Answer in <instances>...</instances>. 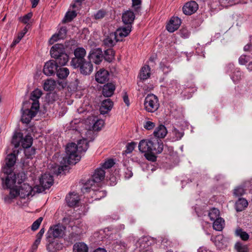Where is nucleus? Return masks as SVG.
<instances>
[{
  "label": "nucleus",
  "instance_id": "1",
  "mask_svg": "<svg viewBox=\"0 0 252 252\" xmlns=\"http://www.w3.org/2000/svg\"><path fill=\"white\" fill-rule=\"evenodd\" d=\"M139 151L145 154L147 159L155 161L157 159L156 154L161 153L163 150V142L158 139H143L138 145Z\"/></svg>",
  "mask_w": 252,
  "mask_h": 252
},
{
  "label": "nucleus",
  "instance_id": "2",
  "mask_svg": "<svg viewBox=\"0 0 252 252\" xmlns=\"http://www.w3.org/2000/svg\"><path fill=\"white\" fill-rule=\"evenodd\" d=\"M81 156L76 145L71 143L67 145L65 148V155L61 161L62 166L59 167V170H64L66 169L68 164H75L80 160Z\"/></svg>",
  "mask_w": 252,
  "mask_h": 252
},
{
  "label": "nucleus",
  "instance_id": "3",
  "mask_svg": "<svg viewBox=\"0 0 252 252\" xmlns=\"http://www.w3.org/2000/svg\"><path fill=\"white\" fill-rule=\"evenodd\" d=\"M32 188L29 184L22 183L18 187L10 189L9 195L11 198L19 196L21 198L32 196Z\"/></svg>",
  "mask_w": 252,
  "mask_h": 252
},
{
  "label": "nucleus",
  "instance_id": "4",
  "mask_svg": "<svg viewBox=\"0 0 252 252\" xmlns=\"http://www.w3.org/2000/svg\"><path fill=\"white\" fill-rule=\"evenodd\" d=\"M105 172L102 168H98L95 170L91 178L85 183L84 189L87 191L88 188L97 187L105 178Z\"/></svg>",
  "mask_w": 252,
  "mask_h": 252
},
{
  "label": "nucleus",
  "instance_id": "5",
  "mask_svg": "<svg viewBox=\"0 0 252 252\" xmlns=\"http://www.w3.org/2000/svg\"><path fill=\"white\" fill-rule=\"evenodd\" d=\"M159 104L158 97L154 94H149L147 95L144 101V108L148 112L153 113L156 111Z\"/></svg>",
  "mask_w": 252,
  "mask_h": 252
},
{
  "label": "nucleus",
  "instance_id": "6",
  "mask_svg": "<svg viewBox=\"0 0 252 252\" xmlns=\"http://www.w3.org/2000/svg\"><path fill=\"white\" fill-rule=\"evenodd\" d=\"M86 50L83 48H77L74 50L75 57L73 58L71 62L70 65L74 68L79 67L80 63H82L85 60Z\"/></svg>",
  "mask_w": 252,
  "mask_h": 252
},
{
  "label": "nucleus",
  "instance_id": "7",
  "mask_svg": "<svg viewBox=\"0 0 252 252\" xmlns=\"http://www.w3.org/2000/svg\"><path fill=\"white\" fill-rule=\"evenodd\" d=\"M65 227L61 224H57L50 227L48 231L47 238H57L62 237L64 234Z\"/></svg>",
  "mask_w": 252,
  "mask_h": 252
},
{
  "label": "nucleus",
  "instance_id": "8",
  "mask_svg": "<svg viewBox=\"0 0 252 252\" xmlns=\"http://www.w3.org/2000/svg\"><path fill=\"white\" fill-rule=\"evenodd\" d=\"M16 161V156L15 154H10L7 156L5 159V164L2 168L4 173H9L12 171V167Z\"/></svg>",
  "mask_w": 252,
  "mask_h": 252
},
{
  "label": "nucleus",
  "instance_id": "9",
  "mask_svg": "<svg viewBox=\"0 0 252 252\" xmlns=\"http://www.w3.org/2000/svg\"><path fill=\"white\" fill-rule=\"evenodd\" d=\"M90 62H94L95 64H99L102 61L103 55L101 49L97 48L92 50L89 55Z\"/></svg>",
  "mask_w": 252,
  "mask_h": 252
},
{
  "label": "nucleus",
  "instance_id": "10",
  "mask_svg": "<svg viewBox=\"0 0 252 252\" xmlns=\"http://www.w3.org/2000/svg\"><path fill=\"white\" fill-rule=\"evenodd\" d=\"M43 93L41 90L37 88L33 90L31 94L30 99L33 102L32 106V109H39V99L40 98Z\"/></svg>",
  "mask_w": 252,
  "mask_h": 252
},
{
  "label": "nucleus",
  "instance_id": "11",
  "mask_svg": "<svg viewBox=\"0 0 252 252\" xmlns=\"http://www.w3.org/2000/svg\"><path fill=\"white\" fill-rule=\"evenodd\" d=\"M39 109H32V106H31V108L30 110H25L24 111L22 115V121L24 123H29L31 121L32 118L34 117L36 115Z\"/></svg>",
  "mask_w": 252,
  "mask_h": 252
},
{
  "label": "nucleus",
  "instance_id": "12",
  "mask_svg": "<svg viewBox=\"0 0 252 252\" xmlns=\"http://www.w3.org/2000/svg\"><path fill=\"white\" fill-rule=\"evenodd\" d=\"M57 63L54 60L47 62L44 66L43 72L47 76L54 74L57 68Z\"/></svg>",
  "mask_w": 252,
  "mask_h": 252
},
{
  "label": "nucleus",
  "instance_id": "13",
  "mask_svg": "<svg viewBox=\"0 0 252 252\" xmlns=\"http://www.w3.org/2000/svg\"><path fill=\"white\" fill-rule=\"evenodd\" d=\"M198 8V5L195 1L187 2L183 7V11L186 15H191Z\"/></svg>",
  "mask_w": 252,
  "mask_h": 252
},
{
  "label": "nucleus",
  "instance_id": "14",
  "mask_svg": "<svg viewBox=\"0 0 252 252\" xmlns=\"http://www.w3.org/2000/svg\"><path fill=\"white\" fill-rule=\"evenodd\" d=\"M64 53V46L61 44H55L52 46L50 50L51 57L54 59L58 58Z\"/></svg>",
  "mask_w": 252,
  "mask_h": 252
},
{
  "label": "nucleus",
  "instance_id": "15",
  "mask_svg": "<svg viewBox=\"0 0 252 252\" xmlns=\"http://www.w3.org/2000/svg\"><path fill=\"white\" fill-rule=\"evenodd\" d=\"M181 24V21L179 18L173 17L167 25L166 29L168 32H173L179 28Z\"/></svg>",
  "mask_w": 252,
  "mask_h": 252
},
{
  "label": "nucleus",
  "instance_id": "16",
  "mask_svg": "<svg viewBox=\"0 0 252 252\" xmlns=\"http://www.w3.org/2000/svg\"><path fill=\"white\" fill-rule=\"evenodd\" d=\"M7 175L5 178L4 182L3 180V183H4L8 188H10L11 187L13 186L15 183H16V178L17 175L12 171H11L9 173H4ZM17 176L19 177V174L17 175Z\"/></svg>",
  "mask_w": 252,
  "mask_h": 252
},
{
  "label": "nucleus",
  "instance_id": "17",
  "mask_svg": "<svg viewBox=\"0 0 252 252\" xmlns=\"http://www.w3.org/2000/svg\"><path fill=\"white\" fill-rule=\"evenodd\" d=\"M53 177L49 174H44L40 178V185L47 189L53 185Z\"/></svg>",
  "mask_w": 252,
  "mask_h": 252
},
{
  "label": "nucleus",
  "instance_id": "18",
  "mask_svg": "<svg viewBox=\"0 0 252 252\" xmlns=\"http://www.w3.org/2000/svg\"><path fill=\"white\" fill-rule=\"evenodd\" d=\"M113 102L110 99L107 98L104 100L99 108L100 113L101 114H105L109 112L112 108Z\"/></svg>",
  "mask_w": 252,
  "mask_h": 252
},
{
  "label": "nucleus",
  "instance_id": "19",
  "mask_svg": "<svg viewBox=\"0 0 252 252\" xmlns=\"http://www.w3.org/2000/svg\"><path fill=\"white\" fill-rule=\"evenodd\" d=\"M63 248V244L57 240L50 242L46 245V250L48 252H57Z\"/></svg>",
  "mask_w": 252,
  "mask_h": 252
},
{
  "label": "nucleus",
  "instance_id": "20",
  "mask_svg": "<svg viewBox=\"0 0 252 252\" xmlns=\"http://www.w3.org/2000/svg\"><path fill=\"white\" fill-rule=\"evenodd\" d=\"M80 72L84 75H89L93 71V66L90 62L85 60L79 66Z\"/></svg>",
  "mask_w": 252,
  "mask_h": 252
},
{
  "label": "nucleus",
  "instance_id": "21",
  "mask_svg": "<svg viewBox=\"0 0 252 252\" xmlns=\"http://www.w3.org/2000/svg\"><path fill=\"white\" fill-rule=\"evenodd\" d=\"M115 90V85L113 83H107L105 84L102 88V93L105 97L111 96Z\"/></svg>",
  "mask_w": 252,
  "mask_h": 252
},
{
  "label": "nucleus",
  "instance_id": "22",
  "mask_svg": "<svg viewBox=\"0 0 252 252\" xmlns=\"http://www.w3.org/2000/svg\"><path fill=\"white\" fill-rule=\"evenodd\" d=\"M120 40L121 39L117 36L115 32H112L104 40V43L108 46L111 47Z\"/></svg>",
  "mask_w": 252,
  "mask_h": 252
},
{
  "label": "nucleus",
  "instance_id": "23",
  "mask_svg": "<svg viewBox=\"0 0 252 252\" xmlns=\"http://www.w3.org/2000/svg\"><path fill=\"white\" fill-rule=\"evenodd\" d=\"M80 198L77 193H70L66 197V201L67 205L70 207H74L79 202Z\"/></svg>",
  "mask_w": 252,
  "mask_h": 252
},
{
  "label": "nucleus",
  "instance_id": "24",
  "mask_svg": "<svg viewBox=\"0 0 252 252\" xmlns=\"http://www.w3.org/2000/svg\"><path fill=\"white\" fill-rule=\"evenodd\" d=\"M167 133V129L165 126L162 125H159L157 127L154 132V135L159 138H164Z\"/></svg>",
  "mask_w": 252,
  "mask_h": 252
},
{
  "label": "nucleus",
  "instance_id": "25",
  "mask_svg": "<svg viewBox=\"0 0 252 252\" xmlns=\"http://www.w3.org/2000/svg\"><path fill=\"white\" fill-rule=\"evenodd\" d=\"M131 31V26L128 25L126 27L120 28L118 29L115 33L118 37L123 38L127 36Z\"/></svg>",
  "mask_w": 252,
  "mask_h": 252
},
{
  "label": "nucleus",
  "instance_id": "26",
  "mask_svg": "<svg viewBox=\"0 0 252 252\" xmlns=\"http://www.w3.org/2000/svg\"><path fill=\"white\" fill-rule=\"evenodd\" d=\"M151 68L149 65H145L143 66L139 74V79H148L151 75Z\"/></svg>",
  "mask_w": 252,
  "mask_h": 252
},
{
  "label": "nucleus",
  "instance_id": "27",
  "mask_svg": "<svg viewBox=\"0 0 252 252\" xmlns=\"http://www.w3.org/2000/svg\"><path fill=\"white\" fill-rule=\"evenodd\" d=\"M135 15L131 11H126L122 16L123 21L125 24H130L133 21Z\"/></svg>",
  "mask_w": 252,
  "mask_h": 252
},
{
  "label": "nucleus",
  "instance_id": "28",
  "mask_svg": "<svg viewBox=\"0 0 252 252\" xmlns=\"http://www.w3.org/2000/svg\"><path fill=\"white\" fill-rule=\"evenodd\" d=\"M73 252H88V247L87 245L83 242H77L74 244L73 246Z\"/></svg>",
  "mask_w": 252,
  "mask_h": 252
},
{
  "label": "nucleus",
  "instance_id": "29",
  "mask_svg": "<svg viewBox=\"0 0 252 252\" xmlns=\"http://www.w3.org/2000/svg\"><path fill=\"white\" fill-rule=\"evenodd\" d=\"M248 205L247 200L244 198H240L235 203V208L237 212H241L244 210Z\"/></svg>",
  "mask_w": 252,
  "mask_h": 252
},
{
  "label": "nucleus",
  "instance_id": "30",
  "mask_svg": "<svg viewBox=\"0 0 252 252\" xmlns=\"http://www.w3.org/2000/svg\"><path fill=\"white\" fill-rule=\"evenodd\" d=\"M76 147L80 153L85 152L89 147L88 142L86 139H81L78 142Z\"/></svg>",
  "mask_w": 252,
  "mask_h": 252
},
{
  "label": "nucleus",
  "instance_id": "31",
  "mask_svg": "<svg viewBox=\"0 0 252 252\" xmlns=\"http://www.w3.org/2000/svg\"><path fill=\"white\" fill-rule=\"evenodd\" d=\"M57 86V82L55 80H46L43 84L45 91H51L54 90Z\"/></svg>",
  "mask_w": 252,
  "mask_h": 252
},
{
  "label": "nucleus",
  "instance_id": "32",
  "mask_svg": "<svg viewBox=\"0 0 252 252\" xmlns=\"http://www.w3.org/2000/svg\"><path fill=\"white\" fill-rule=\"evenodd\" d=\"M69 73V70L66 67H61L57 70V75L59 79L66 78Z\"/></svg>",
  "mask_w": 252,
  "mask_h": 252
},
{
  "label": "nucleus",
  "instance_id": "33",
  "mask_svg": "<svg viewBox=\"0 0 252 252\" xmlns=\"http://www.w3.org/2000/svg\"><path fill=\"white\" fill-rule=\"evenodd\" d=\"M107 77H112L113 76L107 70L101 68L96 73L95 79H106Z\"/></svg>",
  "mask_w": 252,
  "mask_h": 252
},
{
  "label": "nucleus",
  "instance_id": "34",
  "mask_svg": "<svg viewBox=\"0 0 252 252\" xmlns=\"http://www.w3.org/2000/svg\"><path fill=\"white\" fill-rule=\"evenodd\" d=\"M23 134L21 132H17L14 134L12 140V143L15 148L19 146L20 142L22 143Z\"/></svg>",
  "mask_w": 252,
  "mask_h": 252
},
{
  "label": "nucleus",
  "instance_id": "35",
  "mask_svg": "<svg viewBox=\"0 0 252 252\" xmlns=\"http://www.w3.org/2000/svg\"><path fill=\"white\" fill-rule=\"evenodd\" d=\"M55 59L56 60L55 62L57 63V65L58 64L61 65H64L68 62L69 58L68 56L64 53Z\"/></svg>",
  "mask_w": 252,
  "mask_h": 252
},
{
  "label": "nucleus",
  "instance_id": "36",
  "mask_svg": "<svg viewBox=\"0 0 252 252\" xmlns=\"http://www.w3.org/2000/svg\"><path fill=\"white\" fill-rule=\"evenodd\" d=\"M32 143V138L30 135H27L22 138L21 145L23 148L26 149L31 147Z\"/></svg>",
  "mask_w": 252,
  "mask_h": 252
},
{
  "label": "nucleus",
  "instance_id": "37",
  "mask_svg": "<svg viewBox=\"0 0 252 252\" xmlns=\"http://www.w3.org/2000/svg\"><path fill=\"white\" fill-rule=\"evenodd\" d=\"M224 221L222 218L216 220L213 223V228L217 231H221L223 228Z\"/></svg>",
  "mask_w": 252,
  "mask_h": 252
},
{
  "label": "nucleus",
  "instance_id": "38",
  "mask_svg": "<svg viewBox=\"0 0 252 252\" xmlns=\"http://www.w3.org/2000/svg\"><path fill=\"white\" fill-rule=\"evenodd\" d=\"M235 234L239 236L243 241H247L249 238V234L241 228H238L235 231Z\"/></svg>",
  "mask_w": 252,
  "mask_h": 252
},
{
  "label": "nucleus",
  "instance_id": "39",
  "mask_svg": "<svg viewBox=\"0 0 252 252\" xmlns=\"http://www.w3.org/2000/svg\"><path fill=\"white\" fill-rule=\"evenodd\" d=\"M95 187H93V188H88V189H91L89 191H93L95 192V194L96 195L95 199H99L106 195V192L105 191L102 190H97L95 189Z\"/></svg>",
  "mask_w": 252,
  "mask_h": 252
},
{
  "label": "nucleus",
  "instance_id": "40",
  "mask_svg": "<svg viewBox=\"0 0 252 252\" xmlns=\"http://www.w3.org/2000/svg\"><path fill=\"white\" fill-rule=\"evenodd\" d=\"M208 216L211 220H215L220 218V211L216 208L212 209L209 213Z\"/></svg>",
  "mask_w": 252,
  "mask_h": 252
},
{
  "label": "nucleus",
  "instance_id": "41",
  "mask_svg": "<svg viewBox=\"0 0 252 252\" xmlns=\"http://www.w3.org/2000/svg\"><path fill=\"white\" fill-rule=\"evenodd\" d=\"M115 52L112 49H108L105 51L104 56V59L109 62H111L114 57Z\"/></svg>",
  "mask_w": 252,
  "mask_h": 252
},
{
  "label": "nucleus",
  "instance_id": "42",
  "mask_svg": "<svg viewBox=\"0 0 252 252\" xmlns=\"http://www.w3.org/2000/svg\"><path fill=\"white\" fill-rule=\"evenodd\" d=\"M76 16V13L74 11L67 12L64 18L63 19V22H68L71 21Z\"/></svg>",
  "mask_w": 252,
  "mask_h": 252
},
{
  "label": "nucleus",
  "instance_id": "43",
  "mask_svg": "<svg viewBox=\"0 0 252 252\" xmlns=\"http://www.w3.org/2000/svg\"><path fill=\"white\" fill-rule=\"evenodd\" d=\"M172 133L174 135L173 138L175 140L181 139L184 134V132L183 130H179L176 128H173Z\"/></svg>",
  "mask_w": 252,
  "mask_h": 252
},
{
  "label": "nucleus",
  "instance_id": "44",
  "mask_svg": "<svg viewBox=\"0 0 252 252\" xmlns=\"http://www.w3.org/2000/svg\"><path fill=\"white\" fill-rule=\"evenodd\" d=\"M222 241L223 238L221 235H219L215 237L213 240L216 246L220 249L222 248L223 246Z\"/></svg>",
  "mask_w": 252,
  "mask_h": 252
},
{
  "label": "nucleus",
  "instance_id": "45",
  "mask_svg": "<svg viewBox=\"0 0 252 252\" xmlns=\"http://www.w3.org/2000/svg\"><path fill=\"white\" fill-rule=\"evenodd\" d=\"M235 248L238 252H248L249 249L246 245H243L240 243L235 244Z\"/></svg>",
  "mask_w": 252,
  "mask_h": 252
},
{
  "label": "nucleus",
  "instance_id": "46",
  "mask_svg": "<svg viewBox=\"0 0 252 252\" xmlns=\"http://www.w3.org/2000/svg\"><path fill=\"white\" fill-rule=\"evenodd\" d=\"M104 122L102 120H97L93 126V128L94 130H100L104 126Z\"/></svg>",
  "mask_w": 252,
  "mask_h": 252
},
{
  "label": "nucleus",
  "instance_id": "47",
  "mask_svg": "<svg viewBox=\"0 0 252 252\" xmlns=\"http://www.w3.org/2000/svg\"><path fill=\"white\" fill-rule=\"evenodd\" d=\"M25 154L28 158H32L35 154V149L33 148H28L25 150Z\"/></svg>",
  "mask_w": 252,
  "mask_h": 252
},
{
  "label": "nucleus",
  "instance_id": "48",
  "mask_svg": "<svg viewBox=\"0 0 252 252\" xmlns=\"http://www.w3.org/2000/svg\"><path fill=\"white\" fill-rule=\"evenodd\" d=\"M42 220H43V218L39 217L35 221H34L31 226L32 230V231L36 230L39 228Z\"/></svg>",
  "mask_w": 252,
  "mask_h": 252
},
{
  "label": "nucleus",
  "instance_id": "49",
  "mask_svg": "<svg viewBox=\"0 0 252 252\" xmlns=\"http://www.w3.org/2000/svg\"><path fill=\"white\" fill-rule=\"evenodd\" d=\"M245 193V190L242 187H238L234 190V195L237 196L243 195Z\"/></svg>",
  "mask_w": 252,
  "mask_h": 252
},
{
  "label": "nucleus",
  "instance_id": "50",
  "mask_svg": "<svg viewBox=\"0 0 252 252\" xmlns=\"http://www.w3.org/2000/svg\"><path fill=\"white\" fill-rule=\"evenodd\" d=\"M114 164V162L113 159H110L106 160L104 163L102 165V168L104 169H109L112 167Z\"/></svg>",
  "mask_w": 252,
  "mask_h": 252
},
{
  "label": "nucleus",
  "instance_id": "51",
  "mask_svg": "<svg viewBox=\"0 0 252 252\" xmlns=\"http://www.w3.org/2000/svg\"><path fill=\"white\" fill-rule=\"evenodd\" d=\"M66 29L65 27L61 28L57 33V34L59 36V38L61 39L64 38L66 37Z\"/></svg>",
  "mask_w": 252,
  "mask_h": 252
},
{
  "label": "nucleus",
  "instance_id": "52",
  "mask_svg": "<svg viewBox=\"0 0 252 252\" xmlns=\"http://www.w3.org/2000/svg\"><path fill=\"white\" fill-rule=\"evenodd\" d=\"M136 145V143L135 142H131L127 144L126 149L125 151V152L127 154H129L131 153L134 150Z\"/></svg>",
  "mask_w": 252,
  "mask_h": 252
},
{
  "label": "nucleus",
  "instance_id": "53",
  "mask_svg": "<svg viewBox=\"0 0 252 252\" xmlns=\"http://www.w3.org/2000/svg\"><path fill=\"white\" fill-rule=\"evenodd\" d=\"M46 189L44 188L42 186H36L32 188V194L34 195L35 193H41L44 191Z\"/></svg>",
  "mask_w": 252,
  "mask_h": 252
},
{
  "label": "nucleus",
  "instance_id": "54",
  "mask_svg": "<svg viewBox=\"0 0 252 252\" xmlns=\"http://www.w3.org/2000/svg\"><path fill=\"white\" fill-rule=\"evenodd\" d=\"M106 15L105 11L100 10L97 11L94 15V17L95 19L99 20L103 18Z\"/></svg>",
  "mask_w": 252,
  "mask_h": 252
},
{
  "label": "nucleus",
  "instance_id": "55",
  "mask_svg": "<svg viewBox=\"0 0 252 252\" xmlns=\"http://www.w3.org/2000/svg\"><path fill=\"white\" fill-rule=\"evenodd\" d=\"M32 13H29L22 18L21 21L23 23L27 24L32 17Z\"/></svg>",
  "mask_w": 252,
  "mask_h": 252
},
{
  "label": "nucleus",
  "instance_id": "56",
  "mask_svg": "<svg viewBox=\"0 0 252 252\" xmlns=\"http://www.w3.org/2000/svg\"><path fill=\"white\" fill-rule=\"evenodd\" d=\"M59 39H61V38H59V36L58 35L57 33H56L53 35L50 38L49 42L50 44H53Z\"/></svg>",
  "mask_w": 252,
  "mask_h": 252
},
{
  "label": "nucleus",
  "instance_id": "57",
  "mask_svg": "<svg viewBox=\"0 0 252 252\" xmlns=\"http://www.w3.org/2000/svg\"><path fill=\"white\" fill-rule=\"evenodd\" d=\"M249 61V58L246 56H241L239 59V63L241 65L245 64Z\"/></svg>",
  "mask_w": 252,
  "mask_h": 252
},
{
  "label": "nucleus",
  "instance_id": "58",
  "mask_svg": "<svg viewBox=\"0 0 252 252\" xmlns=\"http://www.w3.org/2000/svg\"><path fill=\"white\" fill-rule=\"evenodd\" d=\"M155 126V124L151 121L146 122L144 125V127L148 130L153 129Z\"/></svg>",
  "mask_w": 252,
  "mask_h": 252
},
{
  "label": "nucleus",
  "instance_id": "59",
  "mask_svg": "<svg viewBox=\"0 0 252 252\" xmlns=\"http://www.w3.org/2000/svg\"><path fill=\"white\" fill-rule=\"evenodd\" d=\"M40 243L38 241H35L31 247V252H35Z\"/></svg>",
  "mask_w": 252,
  "mask_h": 252
},
{
  "label": "nucleus",
  "instance_id": "60",
  "mask_svg": "<svg viewBox=\"0 0 252 252\" xmlns=\"http://www.w3.org/2000/svg\"><path fill=\"white\" fill-rule=\"evenodd\" d=\"M123 100H124V102L126 103V106H129L130 103H129V99H128V95L127 94L126 92H124L123 93Z\"/></svg>",
  "mask_w": 252,
  "mask_h": 252
},
{
  "label": "nucleus",
  "instance_id": "61",
  "mask_svg": "<svg viewBox=\"0 0 252 252\" xmlns=\"http://www.w3.org/2000/svg\"><path fill=\"white\" fill-rule=\"evenodd\" d=\"M141 2V0H132V6L135 9H137L139 7Z\"/></svg>",
  "mask_w": 252,
  "mask_h": 252
},
{
  "label": "nucleus",
  "instance_id": "62",
  "mask_svg": "<svg viewBox=\"0 0 252 252\" xmlns=\"http://www.w3.org/2000/svg\"><path fill=\"white\" fill-rule=\"evenodd\" d=\"M28 31L27 27H25L24 29L18 34V36L20 39H22L24 35L27 33Z\"/></svg>",
  "mask_w": 252,
  "mask_h": 252
},
{
  "label": "nucleus",
  "instance_id": "63",
  "mask_svg": "<svg viewBox=\"0 0 252 252\" xmlns=\"http://www.w3.org/2000/svg\"><path fill=\"white\" fill-rule=\"evenodd\" d=\"M20 40L21 39L17 37L15 39L13 40L12 43L10 45V47L11 48H13L17 44H18L20 42Z\"/></svg>",
  "mask_w": 252,
  "mask_h": 252
},
{
  "label": "nucleus",
  "instance_id": "64",
  "mask_svg": "<svg viewBox=\"0 0 252 252\" xmlns=\"http://www.w3.org/2000/svg\"><path fill=\"white\" fill-rule=\"evenodd\" d=\"M32 7H35L38 3L39 0H31Z\"/></svg>",
  "mask_w": 252,
  "mask_h": 252
}]
</instances>
